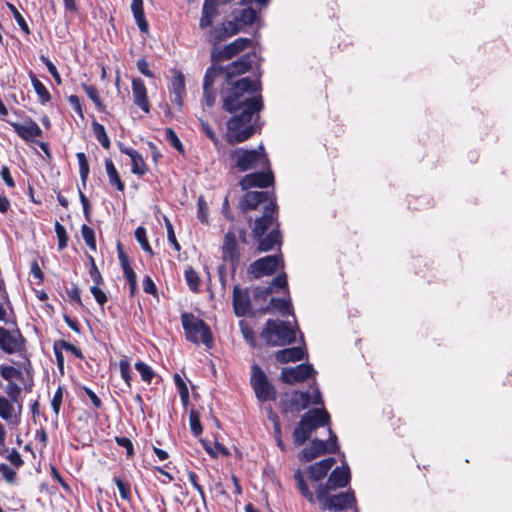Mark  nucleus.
<instances>
[{
    "instance_id": "57",
    "label": "nucleus",
    "mask_w": 512,
    "mask_h": 512,
    "mask_svg": "<svg viewBox=\"0 0 512 512\" xmlns=\"http://www.w3.org/2000/svg\"><path fill=\"white\" fill-rule=\"evenodd\" d=\"M189 423H190V428H191V432L193 433V435L199 436L202 433L203 429H202L199 414L194 410L190 411Z\"/></svg>"
},
{
    "instance_id": "14",
    "label": "nucleus",
    "mask_w": 512,
    "mask_h": 512,
    "mask_svg": "<svg viewBox=\"0 0 512 512\" xmlns=\"http://www.w3.org/2000/svg\"><path fill=\"white\" fill-rule=\"evenodd\" d=\"M232 306L237 317L254 316L251 297L248 288H241L240 285L233 287Z\"/></svg>"
},
{
    "instance_id": "28",
    "label": "nucleus",
    "mask_w": 512,
    "mask_h": 512,
    "mask_svg": "<svg viewBox=\"0 0 512 512\" xmlns=\"http://www.w3.org/2000/svg\"><path fill=\"white\" fill-rule=\"evenodd\" d=\"M272 309L278 310L282 315L292 314L293 308L290 300L285 298L271 297L269 304L258 309L260 314H267Z\"/></svg>"
},
{
    "instance_id": "34",
    "label": "nucleus",
    "mask_w": 512,
    "mask_h": 512,
    "mask_svg": "<svg viewBox=\"0 0 512 512\" xmlns=\"http://www.w3.org/2000/svg\"><path fill=\"white\" fill-rule=\"evenodd\" d=\"M29 77L31 79L32 86L38 96V100L42 105H45L51 100V94L45 85L36 77V75L30 71Z\"/></svg>"
},
{
    "instance_id": "2",
    "label": "nucleus",
    "mask_w": 512,
    "mask_h": 512,
    "mask_svg": "<svg viewBox=\"0 0 512 512\" xmlns=\"http://www.w3.org/2000/svg\"><path fill=\"white\" fill-rule=\"evenodd\" d=\"M231 169L246 172L257 168H268L270 160L263 144L255 149L238 147L230 151Z\"/></svg>"
},
{
    "instance_id": "52",
    "label": "nucleus",
    "mask_w": 512,
    "mask_h": 512,
    "mask_svg": "<svg viewBox=\"0 0 512 512\" xmlns=\"http://www.w3.org/2000/svg\"><path fill=\"white\" fill-rule=\"evenodd\" d=\"M7 7L11 11V13L13 14V17H14L15 21L17 22V24L19 25V27L21 28V30L26 35H29L31 33L30 28H29L26 20L24 19V17L21 15V13L11 3H7Z\"/></svg>"
},
{
    "instance_id": "1",
    "label": "nucleus",
    "mask_w": 512,
    "mask_h": 512,
    "mask_svg": "<svg viewBox=\"0 0 512 512\" xmlns=\"http://www.w3.org/2000/svg\"><path fill=\"white\" fill-rule=\"evenodd\" d=\"M229 86L223 97V109L229 113L238 111L261 112L264 108L260 78L241 77L226 81Z\"/></svg>"
},
{
    "instance_id": "3",
    "label": "nucleus",
    "mask_w": 512,
    "mask_h": 512,
    "mask_svg": "<svg viewBox=\"0 0 512 512\" xmlns=\"http://www.w3.org/2000/svg\"><path fill=\"white\" fill-rule=\"evenodd\" d=\"M330 419V414L324 408H313L307 411L292 432L294 445L297 447L302 446L311 438L315 430L329 425Z\"/></svg>"
},
{
    "instance_id": "35",
    "label": "nucleus",
    "mask_w": 512,
    "mask_h": 512,
    "mask_svg": "<svg viewBox=\"0 0 512 512\" xmlns=\"http://www.w3.org/2000/svg\"><path fill=\"white\" fill-rule=\"evenodd\" d=\"M220 63H212V65L206 70L203 86L213 88L214 82L216 78L219 76L225 75L224 69L219 65Z\"/></svg>"
},
{
    "instance_id": "44",
    "label": "nucleus",
    "mask_w": 512,
    "mask_h": 512,
    "mask_svg": "<svg viewBox=\"0 0 512 512\" xmlns=\"http://www.w3.org/2000/svg\"><path fill=\"white\" fill-rule=\"evenodd\" d=\"M113 482L117 486L121 498L123 500L127 501V502H131V500H132V493H131V485H130V483L125 481V480H123V479H121V478H119V477H114L113 478Z\"/></svg>"
},
{
    "instance_id": "46",
    "label": "nucleus",
    "mask_w": 512,
    "mask_h": 512,
    "mask_svg": "<svg viewBox=\"0 0 512 512\" xmlns=\"http://www.w3.org/2000/svg\"><path fill=\"white\" fill-rule=\"evenodd\" d=\"M54 228L58 239V250L62 251L68 246L69 236L65 227L60 222L56 221Z\"/></svg>"
},
{
    "instance_id": "22",
    "label": "nucleus",
    "mask_w": 512,
    "mask_h": 512,
    "mask_svg": "<svg viewBox=\"0 0 512 512\" xmlns=\"http://www.w3.org/2000/svg\"><path fill=\"white\" fill-rule=\"evenodd\" d=\"M11 126L17 135L27 142H31L35 137H42L43 135L42 129L31 118H28L23 124L13 122Z\"/></svg>"
},
{
    "instance_id": "37",
    "label": "nucleus",
    "mask_w": 512,
    "mask_h": 512,
    "mask_svg": "<svg viewBox=\"0 0 512 512\" xmlns=\"http://www.w3.org/2000/svg\"><path fill=\"white\" fill-rule=\"evenodd\" d=\"M294 479L297 484V488L299 489L301 495L309 502L314 503L315 502V496L308 488L304 476L300 469H298L294 474Z\"/></svg>"
},
{
    "instance_id": "60",
    "label": "nucleus",
    "mask_w": 512,
    "mask_h": 512,
    "mask_svg": "<svg viewBox=\"0 0 512 512\" xmlns=\"http://www.w3.org/2000/svg\"><path fill=\"white\" fill-rule=\"evenodd\" d=\"M270 294H272L271 287L257 286L253 289V298L256 302H265Z\"/></svg>"
},
{
    "instance_id": "53",
    "label": "nucleus",
    "mask_w": 512,
    "mask_h": 512,
    "mask_svg": "<svg viewBox=\"0 0 512 512\" xmlns=\"http://www.w3.org/2000/svg\"><path fill=\"white\" fill-rule=\"evenodd\" d=\"M115 442L118 446L123 447L126 450V456L128 459H131L135 456L134 445L128 437L115 436Z\"/></svg>"
},
{
    "instance_id": "6",
    "label": "nucleus",
    "mask_w": 512,
    "mask_h": 512,
    "mask_svg": "<svg viewBox=\"0 0 512 512\" xmlns=\"http://www.w3.org/2000/svg\"><path fill=\"white\" fill-rule=\"evenodd\" d=\"M181 323L186 339L192 343L202 342L207 348L213 346V337L209 325L193 313L184 312L181 314Z\"/></svg>"
},
{
    "instance_id": "25",
    "label": "nucleus",
    "mask_w": 512,
    "mask_h": 512,
    "mask_svg": "<svg viewBox=\"0 0 512 512\" xmlns=\"http://www.w3.org/2000/svg\"><path fill=\"white\" fill-rule=\"evenodd\" d=\"M335 463V458L328 457L326 459H323L319 462L310 465L307 469L308 478L311 481L315 482L322 480L323 478L326 477L329 470L334 466Z\"/></svg>"
},
{
    "instance_id": "42",
    "label": "nucleus",
    "mask_w": 512,
    "mask_h": 512,
    "mask_svg": "<svg viewBox=\"0 0 512 512\" xmlns=\"http://www.w3.org/2000/svg\"><path fill=\"white\" fill-rule=\"evenodd\" d=\"M134 235L141 248L150 256H152L154 252L148 241L146 229L143 226H139L136 228Z\"/></svg>"
},
{
    "instance_id": "17",
    "label": "nucleus",
    "mask_w": 512,
    "mask_h": 512,
    "mask_svg": "<svg viewBox=\"0 0 512 512\" xmlns=\"http://www.w3.org/2000/svg\"><path fill=\"white\" fill-rule=\"evenodd\" d=\"M314 373V368L311 364L302 363L296 367H285L281 371V380L286 383L293 385L295 383L304 382L309 379Z\"/></svg>"
},
{
    "instance_id": "29",
    "label": "nucleus",
    "mask_w": 512,
    "mask_h": 512,
    "mask_svg": "<svg viewBox=\"0 0 512 512\" xmlns=\"http://www.w3.org/2000/svg\"><path fill=\"white\" fill-rule=\"evenodd\" d=\"M305 351L301 347H290L279 350L275 353V359L279 363L300 361L304 358Z\"/></svg>"
},
{
    "instance_id": "24",
    "label": "nucleus",
    "mask_w": 512,
    "mask_h": 512,
    "mask_svg": "<svg viewBox=\"0 0 512 512\" xmlns=\"http://www.w3.org/2000/svg\"><path fill=\"white\" fill-rule=\"evenodd\" d=\"M132 93L134 104L137 105L143 112H150V102L147 95V89L144 81L141 78H134L132 80Z\"/></svg>"
},
{
    "instance_id": "50",
    "label": "nucleus",
    "mask_w": 512,
    "mask_h": 512,
    "mask_svg": "<svg viewBox=\"0 0 512 512\" xmlns=\"http://www.w3.org/2000/svg\"><path fill=\"white\" fill-rule=\"evenodd\" d=\"M268 287H271L272 293L278 292V290H285L288 293V280L287 274L282 272L279 273L269 284Z\"/></svg>"
},
{
    "instance_id": "7",
    "label": "nucleus",
    "mask_w": 512,
    "mask_h": 512,
    "mask_svg": "<svg viewBox=\"0 0 512 512\" xmlns=\"http://www.w3.org/2000/svg\"><path fill=\"white\" fill-rule=\"evenodd\" d=\"M334 490H316V498L322 510L344 511L356 508V496L352 489L345 492L333 493Z\"/></svg>"
},
{
    "instance_id": "62",
    "label": "nucleus",
    "mask_w": 512,
    "mask_h": 512,
    "mask_svg": "<svg viewBox=\"0 0 512 512\" xmlns=\"http://www.w3.org/2000/svg\"><path fill=\"white\" fill-rule=\"evenodd\" d=\"M90 292L94 296L96 302L103 307L108 302V297L106 293L100 289L99 286H91Z\"/></svg>"
},
{
    "instance_id": "58",
    "label": "nucleus",
    "mask_w": 512,
    "mask_h": 512,
    "mask_svg": "<svg viewBox=\"0 0 512 512\" xmlns=\"http://www.w3.org/2000/svg\"><path fill=\"white\" fill-rule=\"evenodd\" d=\"M5 392L8 395L9 400H11L12 402H18L22 389L17 383L10 381L6 385Z\"/></svg>"
},
{
    "instance_id": "12",
    "label": "nucleus",
    "mask_w": 512,
    "mask_h": 512,
    "mask_svg": "<svg viewBox=\"0 0 512 512\" xmlns=\"http://www.w3.org/2000/svg\"><path fill=\"white\" fill-rule=\"evenodd\" d=\"M0 349L8 355L24 351L26 349V339L20 329L16 328L9 331L0 327Z\"/></svg>"
},
{
    "instance_id": "48",
    "label": "nucleus",
    "mask_w": 512,
    "mask_h": 512,
    "mask_svg": "<svg viewBox=\"0 0 512 512\" xmlns=\"http://www.w3.org/2000/svg\"><path fill=\"white\" fill-rule=\"evenodd\" d=\"M76 157H77L78 164H79L80 178H81V181L83 182V184L85 185L88 175H89V171H90L89 163H88L85 153H83V152H78L76 154Z\"/></svg>"
},
{
    "instance_id": "45",
    "label": "nucleus",
    "mask_w": 512,
    "mask_h": 512,
    "mask_svg": "<svg viewBox=\"0 0 512 512\" xmlns=\"http://www.w3.org/2000/svg\"><path fill=\"white\" fill-rule=\"evenodd\" d=\"M0 376L10 382L13 379H22L23 374L21 370L10 365H0Z\"/></svg>"
},
{
    "instance_id": "61",
    "label": "nucleus",
    "mask_w": 512,
    "mask_h": 512,
    "mask_svg": "<svg viewBox=\"0 0 512 512\" xmlns=\"http://www.w3.org/2000/svg\"><path fill=\"white\" fill-rule=\"evenodd\" d=\"M66 294L70 301L76 303L80 307H83V302L80 296V289L76 284H72L70 288L66 289Z\"/></svg>"
},
{
    "instance_id": "18",
    "label": "nucleus",
    "mask_w": 512,
    "mask_h": 512,
    "mask_svg": "<svg viewBox=\"0 0 512 512\" xmlns=\"http://www.w3.org/2000/svg\"><path fill=\"white\" fill-rule=\"evenodd\" d=\"M351 481L350 469L347 465L337 466L328 477L326 483L319 484L316 490H336L345 488Z\"/></svg>"
},
{
    "instance_id": "30",
    "label": "nucleus",
    "mask_w": 512,
    "mask_h": 512,
    "mask_svg": "<svg viewBox=\"0 0 512 512\" xmlns=\"http://www.w3.org/2000/svg\"><path fill=\"white\" fill-rule=\"evenodd\" d=\"M131 11L139 30L142 33H148L149 23L145 17L143 0H132Z\"/></svg>"
},
{
    "instance_id": "40",
    "label": "nucleus",
    "mask_w": 512,
    "mask_h": 512,
    "mask_svg": "<svg viewBox=\"0 0 512 512\" xmlns=\"http://www.w3.org/2000/svg\"><path fill=\"white\" fill-rule=\"evenodd\" d=\"M92 129H93L95 138L100 142V144L103 146V148L109 149L111 142L106 133L105 127L102 124H100L96 121H93Z\"/></svg>"
},
{
    "instance_id": "23",
    "label": "nucleus",
    "mask_w": 512,
    "mask_h": 512,
    "mask_svg": "<svg viewBox=\"0 0 512 512\" xmlns=\"http://www.w3.org/2000/svg\"><path fill=\"white\" fill-rule=\"evenodd\" d=\"M326 448L327 443L325 441L315 438L299 452L298 458L301 462H310L320 455L326 454Z\"/></svg>"
},
{
    "instance_id": "5",
    "label": "nucleus",
    "mask_w": 512,
    "mask_h": 512,
    "mask_svg": "<svg viewBox=\"0 0 512 512\" xmlns=\"http://www.w3.org/2000/svg\"><path fill=\"white\" fill-rule=\"evenodd\" d=\"M268 346H285L295 342L296 333L289 322L268 319L260 333Z\"/></svg>"
},
{
    "instance_id": "63",
    "label": "nucleus",
    "mask_w": 512,
    "mask_h": 512,
    "mask_svg": "<svg viewBox=\"0 0 512 512\" xmlns=\"http://www.w3.org/2000/svg\"><path fill=\"white\" fill-rule=\"evenodd\" d=\"M174 382L176 387L178 388V392L180 397L184 400L189 397V390L185 383V381L181 378L179 374L174 375Z\"/></svg>"
},
{
    "instance_id": "10",
    "label": "nucleus",
    "mask_w": 512,
    "mask_h": 512,
    "mask_svg": "<svg viewBox=\"0 0 512 512\" xmlns=\"http://www.w3.org/2000/svg\"><path fill=\"white\" fill-rule=\"evenodd\" d=\"M284 267L281 254L268 255L252 262L248 267V274L253 279L273 275L279 268Z\"/></svg>"
},
{
    "instance_id": "11",
    "label": "nucleus",
    "mask_w": 512,
    "mask_h": 512,
    "mask_svg": "<svg viewBox=\"0 0 512 512\" xmlns=\"http://www.w3.org/2000/svg\"><path fill=\"white\" fill-rule=\"evenodd\" d=\"M251 45V39L239 37L223 48L214 46L211 50V63H221L222 61L230 60Z\"/></svg>"
},
{
    "instance_id": "20",
    "label": "nucleus",
    "mask_w": 512,
    "mask_h": 512,
    "mask_svg": "<svg viewBox=\"0 0 512 512\" xmlns=\"http://www.w3.org/2000/svg\"><path fill=\"white\" fill-rule=\"evenodd\" d=\"M222 258L225 262H229L232 271L235 272L240 262V251L236 236L232 232H228L224 236Z\"/></svg>"
},
{
    "instance_id": "49",
    "label": "nucleus",
    "mask_w": 512,
    "mask_h": 512,
    "mask_svg": "<svg viewBox=\"0 0 512 512\" xmlns=\"http://www.w3.org/2000/svg\"><path fill=\"white\" fill-rule=\"evenodd\" d=\"M185 93V78L181 71H176L171 82L170 94Z\"/></svg>"
},
{
    "instance_id": "13",
    "label": "nucleus",
    "mask_w": 512,
    "mask_h": 512,
    "mask_svg": "<svg viewBox=\"0 0 512 512\" xmlns=\"http://www.w3.org/2000/svg\"><path fill=\"white\" fill-rule=\"evenodd\" d=\"M274 182V173L270 165L268 168H262V171L246 174L239 184L242 190H248L253 187L267 188L272 186Z\"/></svg>"
},
{
    "instance_id": "39",
    "label": "nucleus",
    "mask_w": 512,
    "mask_h": 512,
    "mask_svg": "<svg viewBox=\"0 0 512 512\" xmlns=\"http://www.w3.org/2000/svg\"><path fill=\"white\" fill-rule=\"evenodd\" d=\"M184 277L189 289L192 292L197 293L199 291L201 283L198 272L194 270L192 267H188L184 272Z\"/></svg>"
},
{
    "instance_id": "33",
    "label": "nucleus",
    "mask_w": 512,
    "mask_h": 512,
    "mask_svg": "<svg viewBox=\"0 0 512 512\" xmlns=\"http://www.w3.org/2000/svg\"><path fill=\"white\" fill-rule=\"evenodd\" d=\"M105 168L109 179V184L116 188L119 192L125 190V183L122 181L118 170L110 158L105 159Z\"/></svg>"
},
{
    "instance_id": "21",
    "label": "nucleus",
    "mask_w": 512,
    "mask_h": 512,
    "mask_svg": "<svg viewBox=\"0 0 512 512\" xmlns=\"http://www.w3.org/2000/svg\"><path fill=\"white\" fill-rule=\"evenodd\" d=\"M118 148L122 154L131 159V172L138 177L144 176L148 172V166L142 155L131 147L125 146L122 142H118Z\"/></svg>"
},
{
    "instance_id": "64",
    "label": "nucleus",
    "mask_w": 512,
    "mask_h": 512,
    "mask_svg": "<svg viewBox=\"0 0 512 512\" xmlns=\"http://www.w3.org/2000/svg\"><path fill=\"white\" fill-rule=\"evenodd\" d=\"M0 473L8 483H14L17 477L15 470L5 463H0Z\"/></svg>"
},
{
    "instance_id": "59",
    "label": "nucleus",
    "mask_w": 512,
    "mask_h": 512,
    "mask_svg": "<svg viewBox=\"0 0 512 512\" xmlns=\"http://www.w3.org/2000/svg\"><path fill=\"white\" fill-rule=\"evenodd\" d=\"M58 345H60V347L70 353H72L76 358L80 359V360H83L84 359V355L81 351V349L73 344H71L70 342L66 341V340H58Z\"/></svg>"
},
{
    "instance_id": "47",
    "label": "nucleus",
    "mask_w": 512,
    "mask_h": 512,
    "mask_svg": "<svg viewBox=\"0 0 512 512\" xmlns=\"http://www.w3.org/2000/svg\"><path fill=\"white\" fill-rule=\"evenodd\" d=\"M135 369L140 373L142 380L148 384H150L152 379L155 377L153 369L141 360L135 363Z\"/></svg>"
},
{
    "instance_id": "41",
    "label": "nucleus",
    "mask_w": 512,
    "mask_h": 512,
    "mask_svg": "<svg viewBox=\"0 0 512 512\" xmlns=\"http://www.w3.org/2000/svg\"><path fill=\"white\" fill-rule=\"evenodd\" d=\"M13 403L11 400L0 395V417L7 422H10L14 415L15 408Z\"/></svg>"
},
{
    "instance_id": "51",
    "label": "nucleus",
    "mask_w": 512,
    "mask_h": 512,
    "mask_svg": "<svg viewBox=\"0 0 512 512\" xmlns=\"http://www.w3.org/2000/svg\"><path fill=\"white\" fill-rule=\"evenodd\" d=\"M239 326H240V329H241V333H242L244 339L246 340V342L252 348H255L257 343H256V338H255L254 330L244 320H241L239 322Z\"/></svg>"
},
{
    "instance_id": "36",
    "label": "nucleus",
    "mask_w": 512,
    "mask_h": 512,
    "mask_svg": "<svg viewBox=\"0 0 512 512\" xmlns=\"http://www.w3.org/2000/svg\"><path fill=\"white\" fill-rule=\"evenodd\" d=\"M82 89L85 91L89 99L95 104L96 109L99 112H105L106 106L104 105L103 101L101 100V97L99 95L98 89L94 85H88L86 83H82Z\"/></svg>"
},
{
    "instance_id": "27",
    "label": "nucleus",
    "mask_w": 512,
    "mask_h": 512,
    "mask_svg": "<svg viewBox=\"0 0 512 512\" xmlns=\"http://www.w3.org/2000/svg\"><path fill=\"white\" fill-rule=\"evenodd\" d=\"M269 200V192L267 191H249L242 197L240 206L243 211L256 209L261 203Z\"/></svg>"
},
{
    "instance_id": "19",
    "label": "nucleus",
    "mask_w": 512,
    "mask_h": 512,
    "mask_svg": "<svg viewBox=\"0 0 512 512\" xmlns=\"http://www.w3.org/2000/svg\"><path fill=\"white\" fill-rule=\"evenodd\" d=\"M277 204L274 200L265 206L264 213L261 217L255 220L254 227L252 229V236L254 239H259L266 234L269 228L272 227L275 220L274 215L276 214Z\"/></svg>"
},
{
    "instance_id": "9",
    "label": "nucleus",
    "mask_w": 512,
    "mask_h": 512,
    "mask_svg": "<svg viewBox=\"0 0 512 512\" xmlns=\"http://www.w3.org/2000/svg\"><path fill=\"white\" fill-rule=\"evenodd\" d=\"M311 404V395L308 391L295 390L291 393H284L279 401V409L283 416L289 413H299Z\"/></svg>"
},
{
    "instance_id": "8",
    "label": "nucleus",
    "mask_w": 512,
    "mask_h": 512,
    "mask_svg": "<svg viewBox=\"0 0 512 512\" xmlns=\"http://www.w3.org/2000/svg\"><path fill=\"white\" fill-rule=\"evenodd\" d=\"M250 385L258 402L265 403L276 400L277 390L275 386L269 381L266 373L257 363L251 365Z\"/></svg>"
},
{
    "instance_id": "16",
    "label": "nucleus",
    "mask_w": 512,
    "mask_h": 512,
    "mask_svg": "<svg viewBox=\"0 0 512 512\" xmlns=\"http://www.w3.org/2000/svg\"><path fill=\"white\" fill-rule=\"evenodd\" d=\"M240 29L241 26L234 17L233 20L224 21L220 25L212 27L209 31L208 41L216 46L218 43L237 34Z\"/></svg>"
},
{
    "instance_id": "55",
    "label": "nucleus",
    "mask_w": 512,
    "mask_h": 512,
    "mask_svg": "<svg viewBox=\"0 0 512 512\" xmlns=\"http://www.w3.org/2000/svg\"><path fill=\"white\" fill-rule=\"evenodd\" d=\"M63 394L64 388L60 385L58 386L51 400V407L56 417H58L60 413V409L63 402Z\"/></svg>"
},
{
    "instance_id": "56",
    "label": "nucleus",
    "mask_w": 512,
    "mask_h": 512,
    "mask_svg": "<svg viewBox=\"0 0 512 512\" xmlns=\"http://www.w3.org/2000/svg\"><path fill=\"white\" fill-rule=\"evenodd\" d=\"M120 374L128 387H131L132 375L130 362L127 358L121 359L119 362Z\"/></svg>"
},
{
    "instance_id": "38",
    "label": "nucleus",
    "mask_w": 512,
    "mask_h": 512,
    "mask_svg": "<svg viewBox=\"0 0 512 512\" xmlns=\"http://www.w3.org/2000/svg\"><path fill=\"white\" fill-rule=\"evenodd\" d=\"M240 26L252 25L258 18L257 11L251 7L242 9L238 15L235 16Z\"/></svg>"
},
{
    "instance_id": "4",
    "label": "nucleus",
    "mask_w": 512,
    "mask_h": 512,
    "mask_svg": "<svg viewBox=\"0 0 512 512\" xmlns=\"http://www.w3.org/2000/svg\"><path fill=\"white\" fill-rule=\"evenodd\" d=\"M260 112L240 111L232 116L226 123V141L230 145H236L250 139L256 133V125L253 117L259 118Z\"/></svg>"
},
{
    "instance_id": "54",
    "label": "nucleus",
    "mask_w": 512,
    "mask_h": 512,
    "mask_svg": "<svg viewBox=\"0 0 512 512\" xmlns=\"http://www.w3.org/2000/svg\"><path fill=\"white\" fill-rule=\"evenodd\" d=\"M166 139L169 141V143L181 154L185 152L184 146L179 139L178 135L172 128H167L165 130Z\"/></svg>"
},
{
    "instance_id": "15",
    "label": "nucleus",
    "mask_w": 512,
    "mask_h": 512,
    "mask_svg": "<svg viewBox=\"0 0 512 512\" xmlns=\"http://www.w3.org/2000/svg\"><path fill=\"white\" fill-rule=\"evenodd\" d=\"M256 58V52H249L243 54L239 59L228 64L226 67H223L226 81H236V77L249 72Z\"/></svg>"
},
{
    "instance_id": "32",
    "label": "nucleus",
    "mask_w": 512,
    "mask_h": 512,
    "mask_svg": "<svg viewBox=\"0 0 512 512\" xmlns=\"http://www.w3.org/2000/svg\"><path fill=\"white\" fill-rule=\"evenodd\" d=\"M117 253H118V259L121 265V268L123 270V275L128 283L137 281L136 273L134 272L133 268L131 267L129 258L127 254L125 253L122 244L119 242L117 245Z\"/></svg>"
},
{
    "instance_id": "26",
    "label": "nucleus",
    "mask_w": 512,
    "mask_h": 512,
    "mask_svg": "<svg viewBox=\"0 0 512 512\" xmlns=\"http://www.w3.org/2000/svg\"><path fill=\"white\" fill-rule=\"evenodd\" d=\"M258 242L257 250L259 252H268L273 250L276 246L280 248L282 245V235L279 227L272 228L271 231L259 239H254Z\"/></svg>"
},
{
    "instance_id": "31",
    "label": "nucleus",
    "mask_w": 512,
    "mask_h": 512,
    "mask_svg": "<svg viewBox=\"0 0 512 512\" xmlns=\"http://www.w3.org/2000/svg\"><path fill=\"white\" fill-rule=\"evenodd\" d=\"M408 208L412 211H421L432 208L434 201L428 194L409 195L407 197Z\"/></svg>"
},
{
    "instance_id": "43",
    "label": "nucleus",
    "mask_w": 512,
    "mask_h": 512,
    "mask_svg": "<svg viewBox=\"0 0 512 512\" xmlns=\"http://www.w3.org/2000/svg\"><path fill=\"white\" fill-rule=\"evenodd\" d=\"M81 235L89 249L92 251H96L97 246L94 229L88 226L87 224H83L81 226Z\"/></svg>"
}]
</instances>
